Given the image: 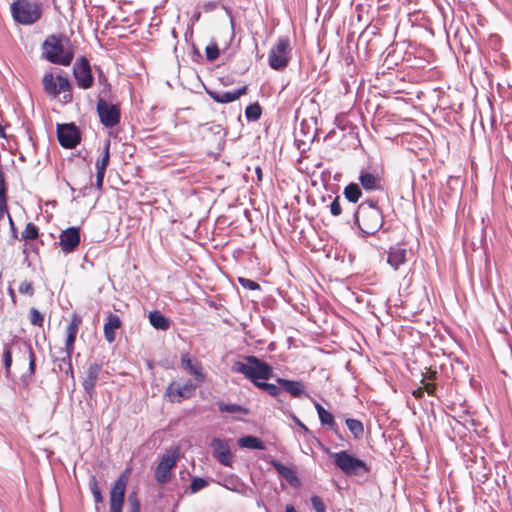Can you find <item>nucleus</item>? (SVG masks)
<instances>
[{"label":"nucleus","mask_w":512,"mask_h":512,"mask_svg":"<svg viewBox=\"0 0 512 512\" xmlns=\"http://www.w3.org/2000/svg\"><path fill=\"white\" fill-rule=\"evenodd\" d=\"M247 86H243L234 91H222L221 96L218 99V103H230L239 99L242 95L246 94Z\"/></svg>","instance_id":"a878e982"},{"label":"nucleus","mask_w":512,"mask_h":512,"mask_svg":"<svg viewBox=\"0 0 512 512\" xmlns=\"http://www.w3.org/2000/svg\"><path fill=\"white\" fill-rule=\"evenodd\" d=\"M329 208H330V213L333 216H339L342 213L339 196L334 198V200L330 203Z\"/></svg>","instance_id":"c03bdc74"},{"label":"nucleus","mask_w":512,"mask_h":512,"mask_svg":"<svg viewBox=\"0 0 512 512\" xmlns=\"http://www.w3.org/2000/svg\"><path fill=\"white\" fill-rule=\"evenodd\" d=\"M71 358H72V354H68V352H65V355L59 359V361H60L59 368L61 370L65 369L66 373H68V372L73 373Z\"/></svg>","instance_id":"58836bf2"},{"label":"nucleus","mask_w":512,"mask_h":512,"mask_svg":"<svg viewBox=\"0 0 512 512\" xmlns=\"http://www.w3.org/2000/svg\"><path fill=\"white\" fill-rule=\"evenodd\" d=\"M82 323V319L80 316H78L77 314H73L72 317H71V320L66 328V332L67 334H71V335H75L77 336V333H78V330H79V327Z\"/></svg>","instance_id":"f704fd0d"},{"label":"nucleus","mask_w":512,"mask_h":512,"mask_svg":"<svg viewBox=\"0 0 512 512\" xmlns=\"http://www.w3.org/2000/svg\"><path fill=\"white\" fill-rule=\"evenodd\" d=\"M218 409L220 412H226V413H241L247 415L249 413V410L239 404H226L224 402L218 403Z\"/></svg>","instance_id":"c756f323"},{"label":"nucleus","mask_w":512,"mask_h":512,"mask_svg":"<svg viewBox=\"0 0 512 512\" xmlns=\"http://www.w3.org/2000/svg\"><path fill=\"white\" fill-rule=\"evenodd\" d=\"M57 138L60 145L66 149L75 148L81 141L80 131L74 123L58 124Z\"/></svg>","instance_id":"f8f14e48"},{"label":"nucleus","mask_w":512,"mask_h":512,"mask_svg":"<svg viewBox=\"0 0 512 512\" xmlns=\"http://www.w3.org/2000/svg\"><path fill=\"white\" fill-rule=\"evenodd\" d=\"M255 173L257 175V179L258 181H261L262 180V170L260 167H256L255 168Z\"/></svg>","instance_id":"680f3d73"},{"label":"nucleus","mask_w":512,"mask_h":512,"mask_svg":"<svg viewBox=\"0 0 512 512\" xmlns=\"http://www.w3.org/2000/svg\"><path fill=\"white\" fill-rule=\"evenodd\" d=\"M68 93L67 94H64L63 96V99L64 101L67 103V102H70L72 101V94L70 93V91H67Z\"/></svg>","instance_id":"e2e57ef3"},{"label":"nucleus","mask_w":512,"mask_h":512,"mask_svg":"<svg viewBox=\"0 0 512 512\" xmlns=\"http://www.w3.org/2000/svg\"><path fill=\"white\" fill-rule=\"evenodd\" d=\"M256 504L259 508H261V507L264 508L265 512H270L269 509L267 508V506L262 501V499H257Z\"/></svg>","instance_id":"052dcab7"},{"label":"nucleus","mask_w":512,"mask_h":512,"mask_svg":"<svg viewBox=\"0 0 512 512\" xmlns=\"http://www.w3.org/2000/svg\"><path fill=\"white\" fill-rule=\"evenodd\" d=\"M354 222L363 238L378 232L384 223L378 200L368 199L361 202L354 213Z\"/></svg>","instance_id":"f257e3e1"},{"label":"nucleus","mask_w":512,"mask_h":512,"mask_svg":"<svg viewBox=\"0 0 512 512\" xmlns=\"http://www.w3.org/2000/svg\"><path fill=\"white\" fill-rule=\"evenodd\" d=\"M73 76L79 88L87 90L93 86L94 77L90 62L87 58L81 57L75 61L73 65Z\"/></svg>","instance_id":"9b49d317"},{"label":"nucleus","mask_w":512,"mask_h":512,"mask_svg":"<svg viewBox=\"0 0 512 512\" xmlns=\"http://www.w3.org/2000/svg\"><path fill=\"white\" fill-rule=\"evenodd\" d=\"M7 199L0 200V221H2L5 215L8 216Z\"/></svg>","instance_id":"3c124183"},{"label":"nucleus","mask_w":512,"mask_h":512,"mask_svg":"<svg viewBox=\"0 0 512 512\" xmlns=\"http://www.w3.org/2000/svg\"><path fill=\"white\" fill-rule=\"evenodd\" d=\"M98 73V82L103 86H109L108 79L100 67L96 68Z\"/></svg>","instance_id":"603ef678"},{"label":"nucleus","mask_w":512,"mask_h":512,"mask_svg":"<svg viewBox=\"0 0 512 512\" xmlns=\"http://www.w3.org/2000/svg\"><path fill=\"white\" fill-rule=\"evenodd\" d=\"M93 189V184H92V176L89 177V182L88 184H86L84 187H82L80 190H79V194L82 196V197H86L90 194L91 190Z\"/></svg>","instance_id":"09e8293b"},{"label":"nucleus","mask_w":512,"mask_h":512,"mask_svg":"<svg viewBox=\"0 0 512 512\" xmlns=\"http://www.w3.org/2000/svg\"><path fill=\"white\" fill-rule=\"evenodd\" d=\"M9 296L11 297L12 301L15 302V292L12 288L8 289Z\"/></svg>","instance_id":"69168bd1"},{"label":"nucleus","mask_w":512,"mask_h":512,"mask_svg":"<svg viewBox=\"0 0 512 512\" xmlns=\"http://www.w3.org/2000/svg\"><path fill=\"white\" fill-rule=\"evenodd\" d=\"M197 387L198 384L193 383L191 380H187L183 384L172 381L166 387L164 397L171 403H181L193 397Z\"/></svg>","instance_id":"6e6552de"},{"label":"nucleus","mask_w":512,"mask_h":512,"mask_svg":"<svg viewBox=\"0 0 512 512\" xmlns=\"http://www.w3.org/2000/svg\"><path fill=\"white\" fill-rule=\"evenodd\" d=\"M334 465L348 476H363L369 473V466L360 458L353 456L345 450L331 453Z\"/></svg>","instance_id":"20e7f679"},{"label":"nucleus","mask_w":512,"mask_h":512,"mask_svg":"<svg viewBox=\"0 0 512 512\" xmlns=\"http://www.w3.org/2000/svg\"><path fill=\"white\" fill-rule=\"evenodd\" d=\"M360 185L366 191H383V180L378 174L362 170L358 177Z\"/></svg>","instance_id":"a211bd4d"},{"label":"nucleus","mask_w":512,"mask_h":512,"mask_svg":"<svg viewBox=\"0 0 512 512\" xmlns=\"http://www.w3.org/2000/svg\"><path fill=\"white\" fill-rule=\"evenodd\" d=\"M105 173L101 171H96V183L95 188L100 191L103 187V181H104Z\"/></svg>","instance_id":"8fccbe9b"},{"label":"nucleus","mask_w":512,"mask_h":512,"mask_svg":"<svg viewBox=\"0 0 512 512\" xmlns=\"http://www.w3.org/2000/svg\"><path fill=\"white\" fill-rule=\"evenodd\" d=\"M232 370L243 374L255 386L263 380H269L273 376L272 367L253 355L245 357V362L236 361L232 366Z\"/></svg>","instance_id":"f03ea898"},{"label":"nucleus","mask_w":512,"mask_h":512,"mask_svg":"<svg viewBox=\"0 0 512 512\" xmlns=\"http://www.w3.org/2000/svg\"><path fill=\"white\" fill-rule=\"evenodd\" d=\"M346 426L355 439H361L364 434V426L360 420L347 418Z\"/></svg>","instance_id":"cd10ccee"},{"label":"nucleus","mask_w":512,"mask_h":512,"mask_svg":"<svg viewBox=\"0 0 512 512\" xmlns=\"http://www.w3.org/2000/svg\"><path fill=\"white\" fill-rule=\"evenodd\" d=\"M28 354H29V372L33 374L35 372V354L33 352L32 346L30 344H26Z\"/></svg>","instance_id":"49530a36"},{"label":"nucleus","mask_w":512,"mask_h":512,"mask_svg":"<svg viewBox=\"0 0 512 512\" xmlns=\"http://www.w3.org/2000/svg\"><path fill=\"white\" fill-rule=\"evenodd\" d=\"M181 367L194 377L197 383H203L206 380V374L202 365L194 362L188 353L181 354Z\"/></svg>","instance_id":"dca6fc26"},{"label":"nucleus","mask_w":512,"mask_h":512,"mask_svg":"<svg viewBox=\"0 0 512 512\" xmlns=\"http://www.w3.org/2000/svg\"><path fill=\"white\" fill-rule=\"evenodd\" d=\"M110 159V141L107 140L103 147V155L96 161V171L106 172Z\"/></svg>","instance_id":"c85d7f7f"},{"label":"nucleus","mask_w":512,"mask_h":512,"mask_svg":"<svg viewBox=\"0 0 512 512\" xmlns=\"http://www.w3.org/2000/svg\"><path fill=\"white\" fill-rule=\"evenodd\" d=\"M121 326V320L118 315L109 313L104 324V337L107 342L112 343L115 340V329Z\"/></svg>","instance_id":"aec40b11"},{"label":"nucleus","mask_w":512,"mask_h":512,"mask_svg":"<svg viewBox=\"0 0 512 512\" xmlns=\"http://www.w3.org/2000/svg\"><path fill=\"white\" fill-rule=\"evenodd\" d=\"M18 290H19V292L21 294H27V295H30V296H32L34 294V289H33L32 283L28 282V281L22 282L19 285Z\"/></svg>","instance_id":"a18cd8bd"},{"label":"nucleus","mask_w":512,"mask_h":512,"mask_svg":"<svg viewBox=\"0 0 512 512\" xmlns=\"http://www.w3.org/2000/svg\"><path fill=\"white\" fill-rule=\"evenodd\" d=\"M199 17H200V13H196V14L193 15V19L194 20H198Z\"/></svg>","instance_id":"774afa93"},{"label":"nucleus","mask_w":512,"mask_h":512,"mask_svg":"<svg viewBox=\"0 0 512 512\" xmlns=\"http://www.w3.org/2000/svg\"><path fill=\"white\" fill-rule=\"evenodd\" d=\"M292 419L294 421V423L304 432V433H309L310 430L308 429V427L298 418L296 417L295 415L292 416Z\"/></svg>","instance_id":"864d4df0"},{"label":"nucleus","mask_w":512,"mask_h":512,"mask_svg":"<svg viewBox=\"0 0 512 512\" xmlns=\"http://www.w3.org/2000/svg\"><path fill=\"white\" fill-rule=\"evenodd\" d=\"M424 393H425L424 388L420 387V388L414 390L412 394L415 398L421 399L424 396Z\"/></svg>","instance_id":"13d9d810"},{"label":"nucleus","mask_w":512,"mask_h":512,"mask_svg":"<svg viewBox=\"0 0 512 512\" xmlns=\"http://www.w3.org/2000/svg\"><path fill=\"white\" fill-rule=\"evenodd\" d=\"M238 282L243 288H246L249 290H259L260 289V285L257 282H255L251 279H248V278L239 277Z\"/></svg>","instance_id":"37998d69"},{"label":"nucleus","mask_w":512,"mask_h":512,"mask_svg":"<svg viewBox=\"0 0 512 512\" xmlns=\"http://www.w3.org/2000/svg\"><path fill=\"white\" fill-rule=\"evenodd\" d=\"M315 409L318 413L320 423L323 426H326L328 429L332 430L335 434H338V427L332 413L327 411L321 404L317 402L315 403Z\"/></svg>","instance_id":"412c9836"},{"label":"nucleus","mask_w":512,"mask_h":512,"mask_svg":"<svg viewBox=\"0 0 512 512\" xmlns=\"http://www.w3.org/2000/svg\"><path fill=\"white\" fill-rule=\"evenodd\" d=\"M128 479L126 473L118 477L110 489L109 506L110 512H122Z\"/></svg>","instance_id":"1a4fd4ad"},{"label":"nucleus","mask_w":512,"mask_h":512,"mask_svg":"<svg viewBox=\"0 0 512 512\" xmlns=\"http://www.w3.org/2000/svg\"><path fill=\"white\" fill-rule=\"evenodd\" d=\"M150 324L158 330L166 331L170 327V321L159 311L149 313Z\"/></svg>","instance_id":"393cba45"},{"label":"nucleus","mask_w":512,"mask_h":512,"mask_svg":"<svg viewBox=\"0 0 512 512\" xmlns=\"http://www.w3.org/2000/svg\"><path fill=\"white\" fill-rule=\"evenodd\" d=\"M128 503L130 512H141V503L136 492L128 495Z\"/></svg>","instance_id":"4c0bfd02"},{"label":"nucleus","mask_w":512,"mask_h":512,"mask_svg":"<svg viewBox=\"0 0 512 512\" xmlns=\"http://www.w3.org/2000/svg\"><path fill=\"white\" fill-rule=\"evenodd\" d=\"M102 365L99 363H91L89 364L86 376L83 379L82 386L84 391L90 396L93 397L95 394V387L97 384L98 376L101 372Z\"/></svg>","instance_id":"f3484780"},{"label":"nucleus","mask_w":512,"mask_h":512,"mask_svg":"<svg viewBox=\"0 0 512 512\" xmlns=\"http://www.w3.org/2000/svg\"><path fill=\"white\" fill-rule=\"evenodd\" d=\"M75 340H76L75 335L67 334L66 341H65V352H68V354L73 353Z\"/></svg>","instance_id":"de8ad7c7"},{"label":"nucleus","mask_w":512,"mask_h":512,"mask_svg":"<svg viewBox=\"0 0 512 512\" xmlns=\"http://www.w3.org/2000/svg\"><path fill=\"white\" fill-rule=\"evenodd\" d=\"M209 485L208 480L202 477H194L190 483L189 489L191 494H195Z\"/></svg>","instance_id":"72a5a7b5"},{"label":"nucleus","mask_w":512,"mask_h":512,"mask_svg":"<svg viewBox=\"0 0 512 512\" xmlns=\"http://www.w3.org/2000/svg\"><path fill=\"white\" fill-rule=\"evenodd\" d=\"M407 250L401 245L390 247L388 252L387 262L394 269L397 270L406 261Z\"/></svg>","instance_id":"6ab92c4d"},{"label":"nucleus","mask_w":512,"mask_h":512,"mask_svg":"<svg viewBox=\"0 0 512 512\" xmlns=\"http://www.w3.org/2000/svg\"><path fill=\"white\" fill-rule=\"evenodd\" d=\"M238 444L242 448L264 450L266 448L265 443L258 437L247 435L243 436L238 440Z\"/></svg>","instance_id":"b1692460"},{"label":"nucleus","mask_w":512,"mask_h":512,"mask_svg":"<svg viewBox=\"0 0 512 512\" xmlns=\"http://www.w3.org/2000/svg\"><path fill=\"white\" fill-rule=\"evenodd\" d=\"M96 108L102 125L112 128L119 124L121 116L117 105L110 104L106 99L99 97Z\"/></svg>","instance_id":"9d476101"},{"label":"nucleus","mask_w":512,"mask_h":512,"mask_svg":"<svg viewBox=\"0 0 512 512\" xmlns=\"http://www.w3.org/2000/svg\"><path fill=\"white\" fill-rule=\"evenodd\" d=\"M268 463L271 464L276 469V471L290 484L293 485L298 482V478L292 468L283 465L273 458H271Z\"/></svg>","instance_id":"5701e85b"},{"label":"nucleus","mask_w":512,"mask_h":512,"mask_svg":"<svg viewBox=\"0 0 512 512\" xmlns=\"http://www.w3.org/2000/svg\"><path fill=\"white\" fill-rule=\"evenodd\" d=\"M262 114L261 106L256 102L248 105L245 109V116L248 121H257Z\"/></svg>","instance_id":"2f4dec72"},{"label":"nucleus","mask_w":512,"mask_h":512,"mask_svg":"<svg viewBox=\"0 0 512 512\" xmlns=\"http://www.w3.org/2000/svg\"><path fill=\"white\" fill-rule=\"evenodd\" d=\"M38 235V227L34 223L29 222L26 224L25 229L22 231L21 238L24 240H34L38 237Z\"/></svg>","instance_id":"473e14b6"},{"label":"nucleus","mask_w":512,"mask_h":512,"mask_svg":"<svg viewBox=\"0 0 512 512\" xmlns=\"http://www.w3.org/2000/svg\"><path fill=\"white\" fill-rule=\"evenodd\" d=\"M291 44L287 36H280L268 53V64L273 70H284L291 59Z\"/></svg>","instance_id":"423d86ee"},{"label":"nucleus","mask_w":512,"mask_h":512,"mask_svg":"<svg viewBox=\"0 0 512 512\" xmlns=\"http://www.w3.org/2000/svg\"><path fill=\"white\" fill-rule=\"evenodd\" d=\"M0 137L6 138L5 130L1 124H0Z\"/></svg>","instance_id":"338daca9"},{"label":"nucleus","mask_w":512,"mask_h":512,"mask_svg":"<svg viewBox=\"0 0 512 512\" xmlns=\"http://www.w3.org/2000/svg\"><path fill=\"white\" fill-rule=\"evenodd\" d=\"M424 391L427 392L429 395H434L436 387L435 385H432L430 383H424Z\"/></svg>","instance_id":"4d7b16f0"},{"label":"nucleus","mask_w":512,"mask_h":512,"mask_svg":"<svg viewBox=\"0 0 512 512\" xmlns=\"http://www.w3.org/2000/svg\"><path fill=\"white\" fill-rule=\"evenodd\" d=\"M285 512H296V509L292 505H286Z\"/></svg>","instance_id":"0e129e2a"},{"label":"nucleus","mask_w":512,"mask_h":512,"mask_svg":"<svg viewBox=\"0 0 512 512\" xmlns=\"http://www.w3.org/2000/svg\"><path fill=\"white\" fill-rule=\"evenodd\" d=\"M89 489L92 493L95 504H100L103 502L104 498L99 487L98 481L94 475L89 478Z\"/></svg>","instance_id":"7c9ffc66"},{"label":"nucleus","mask_w":512,"mask_h":512,"mask_svg":"<svg viewBox=\"0 0 512 512\" xmlns=\"http://www.w3.org/2000/svg\"><path fill=\"white\" fill-rule=\"evenodd\" d=\"M3 363H4V367H5L6 376L8 377L10 374V369H11V365H12V352H11V346L9 344L4 345Z\"/></svg>","instance_id":"c9c22d12"},{"label":"nucleus","mask_w":512,"mask_h":512,"mask_svg":"<svg viewBox=\"0 0 512 512\" xmlns=\"http://www.w3.org/2000/svg\"><path fill=\"white\" fill-rule=\"evenodd\" d=\"M13 19L22 25L36 23L42 16L40 4L29 0H16L11 4Z\"/></svg>","instance_id":"39448f33"},{"label":"nucleus","mask_w":512,"mask_h":512,"mask_svg":"<svg viewBox=\"0 0 512 512\" xmlns=\"http://www.w3.org/2000/svg\"><path fill=\"white\" fill-rule=\"evenodd\" d=\"M81 241L80 228L68 227L59 235V245L64 253H71L79 246Z\"/></svg>","instance_id":"4468645a"},{"label":"nucleus","mask_w":512,"mask_h":512,"mask_svg":"<svg viewBox=\"0 0 512 512\" xmlns=\"http://www.w3.org/2000/svg\"><path fill=\"white\" fill-rule=\"evenodd\" d=\"M43 90L52 97H57L60 93L71 91V83L68 78L58 75L56 78L52 73H46L42 79Z\"/></svg>","instance_id":"ddd939ff"},{"label":"nucleus","mask_w":512,"mask_h":512,"mask_svg":"<svg viewBox=\"0 0 512 512\" xmlns=\"http://www.w3.org/2000/svg\"><path fill=\"white\" fill-rule=\"evenodd\" d=\"M343 194L349 202L357 203L362 196V191L358 184L350 183L344 188Z\"/></svg>","instance_id":"bb28decb"},{"label":"nucleus","mask_w":512,"mask_h":512,"mask_svg":"<svg viewBox=\"0 0 512 512\" xmlns=\"http://www.w3.org/2000/svg\"><path fill=\"white\" fill-rule=\"evenodd\" d=\"M206 92H207V94L209 95L210 98H212L215 102L218 103V99L220 98L222 91H215V90H208V89H206Z\"/></svg>","instance_id":"6e6d98bb"},{"label":"nucleus","mask_w":512,"mask_h":512,"mask_svg":"<svg viewBox=\"0 0 512 512\" xmlns=\"http://www.w3.org/2000/svg\"><path fill=\"white\" fill-rule=\"evenodd\" d=\"M8 220H9V225H10V229H11V236L13 239H17L18 238V231L15 227V224H14V221L11 217L10 214H8Z\"/></svg>","instance_id":"5fc2aeb1"},{"label":"nucleus","mask_w":512,"mask_h":512,"mask_svg":"<svg viewBox=\"0 0 512 512\" xmlns=\"http://www.w3.org/2000/svg\"><path fill=\"white\" fill-rule=\"evenodd\" d=\"M257 388L264 390L270 396H277L279 394V388L275 384L267 383L264 380L256 385Z\"/></svg>","instance_id":"e433bc0d"},{"label":"nucleus","mask_w":512,"mask_h":512,"mask_svg":"<svg viewBox=\"0 0 512 512\" xmlns=\"http://www.w3.org/2000/svg\"><path fill=\"white\" fill-rule=\"evenodd\" d=\"M206 57L209 61L216 60L219 56V49L216 43L208 45L205 49Z\"/></svg>","instance_id":"79ce46f5"},{"label":"nucleus","mask_w":512,"mask_h":512,"mask_svg":"<svg viewBox=\"0 0 512 512\" xmlns=\"http://www.w3.org/2000/svg\"><path fill=\"white\" fill-rule=\"evenodd\" d=\"M277 383L292 397H301L304 393V385L300 381L277 378Z\"/></svg>","instance_id":"4be33fe9"},{"label":"nucleus","mask_w":512,"mask_h":512,"mask_svg":"<svg viewBox=\"0 0 512 512\" xmlns=\"http://www.w3.org/2000/svg\"><path fill=\"white\" fill-rule=\"evenodd\" d=\"M310 501L315 512H326V506L319 496H311Z\"/></svg>","instance_id":"a19ab883"},{"label":"nucleus","mask_w":512,"mask_h":512,"mask_svg":"<svg viewBox=\"0 0 512 512\" xmlns=\"http://www.w3.org/2000/svg\"><path fill=\"white\" fill-rule=\"evenodd\" d=\"M110 93H111V84L109 83V86H103V89L101 91V94L103 95L102 98L105 99V98L109 97Z\"/></svg>","instance_id":"bf43d9fd"},{"label":"nucleus","mask_w":512,"mask_h":512,"mask_svg":"<svg viewBox=\"0 0 512 512\" xmlns=\"http://www.w3.org/2000/svg\"><path fill=\"white\" fill-rule=\"evenodd\" d=\"M179 459V448L171 447L161 456L160 461L155 469V480L160 484H166L171 480L172 468Z\"/></svg>","instance_id":"0eeeda50"},{"label":"nucleus","mask_w":512,"mask_h":512,"mask_svg":"<svg viewBox=\"0 0 512 512\" xmlns=\"http://www.w3.org/2000/svg\"><path fill=\"white\" fill-rule=\"evenodd\" d=\"M212 455L224 466H231L232 453L229 445L225 440L213 438L211 441Z\"/></svg>","instance_id":"2eb2a0df"},{"label":"nucleus","mask_w":512,"mask_h":512,"mask_svg":"<svg viewBox=\"0 0 512 512\" xmlns=\"http://www.w3.org/2000/svg\"><path fill=\"white\" fill-rule=\"evenodd\" d=\"M30 322L35 326L42 327L44 323V317L37 309L31 308Z\"/></svg>","instance_id":"ea45409f"},{"label":"nucleus","mask_w":512,"mask_h":512,"mask_svg":"<svg viewBox=\"0 0 512 512\" xmlns=\"http://www.w3.org/2000/svg\"><path fill=\"white\" fill-rule=\"evenodd\" d=\"M42 56L52 64L69 66L74 54L72 51L64 49L59 36L50 35L42 43Z\"/></svg>","instance_id":"7ed1b4c3"}]
</instances>
